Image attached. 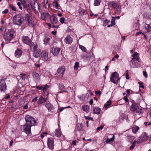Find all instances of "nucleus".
<instances>
[{
	"label": "nucleus",
	"instance_id": "nucleus-19",
	"mask_svg": "<svg viewBox=\"0 0 151 151\" xmlns=\"http://www.w3.org/2000/svg\"><path fill=\"white\" fill-rule=\"evenodd\" d=\"M50 14L47 12H43L41 14V19L44 20H45L50 17Z\"/></svg>",
	"mask_w": 151,
	"mask_h": 151
},
{
	"label": "nucleus",
	"instance_id": "nucleus-21",
	"mask_svg": "<svg viewBox=\"0 0 151 151\" xmlns=\"http://www.w3.org/2000/svg\"><path fill=\"white\" fill-rule=\"evenodd\" d=\"M32 43L30 47L33 52L39 50L38 49L37 45L36 42H33Z\"/></svg>",
	"mask_w": 151,
	"mask_h": 151
},
{
	"label": "nucleus",
	"instance_id": "nucleus-44",
	"mask_svg": "<svg viewBox=\"0 0 151 151\" xmlns=\"http://www.w3.org/2000/svg\"><path fill=\"white\" fill-rule=\"evenodd\" d=\"M79 47L82 51L85 52H86V49L84 46L80 45H79Z\"/></svg>",
	"mask_w": 151,
	"mask_h": 151
},
{
	"label": "nucleus",
	"instance_id": "nucleus-16",
	"mask_svg": "<svg viewBox=\"0 0 151 151\" xmlns=\"http://www.w3.org/2000/svg\"><path fill=\"white\" fill-rule=\"evenodd\" d=\"M130 66L132 68H136L138 66L137 61L132 59L130 62Z\"/></svg>",
	"mask_w": 151,
	"mask_h": 151
},
{
	"label": "nucleus",
	"instance_id": "nucleus-30",
	"mask_svg": "<svg viewBox=\"0 0 151 151\" xmlns=\"http://www.w3.org/2000/svg\"><path fill=\"white\" fill-rule=\"evenodd\" d=\"M132 129L133 133L135 134L139 129V127L137 126L134 125L132 127Z\"/></svg>",
	"mask_w": 151,
	"mask_h": 151
},
{
	"label": "nucleus",
	"instance_id": "nucleus-48",
	"mask_svg": "<svg viewBox=\"0 0 151 151\" xmlns=\"http://www.w3.org/2000/svg\"><path fill=\"white\" fill-rule=\"evenodd\" d=\"M20 76H19L18 77L22 79V80H24L25 79V77L24 76H21L22 75L23 76H24L25 74H20Z\"/></svg>",
	"mask_w": 151,
	"mask_h": 151
},
{
	"label": "nucleus",
	"instance_id": "nucleus-42",
	"mask_svg": "<svg viewBox=\"0 0 151 151\" xmlns=\"http://www.w3.org/2000/svg\"><path fill=\"white\" fill-rule=\"evenodd\" d=\"M83 127V126H82V124H79L78 125L77 129L78 131H81L82 130Z\"/></svg>",
	"mask_w": 151,
	"mask_h": 151
},
{
	"label": "nucleus",
	"instance_id": "nucleus-22",
	"mask_svg": "<svg viewBox=\"0 0 151 151\" xmlns=\"http://www.w3.org/2000/svg\"><path fill=\"white\" fill-rule=\"evenodd\" d=\"M32 9L35 11L39 9V5L37 1H34L33 3L32 4Z\"/></svg>",
	"mask_w": 151,
	"mask_h": 151
},
{
	"label": "nucleus",
	"instance_id": "nucleus-53",
	"mask_svg": "<svg viewBox=\"0 0 151 151\" xmlns=\"http://www.w3.org/2000/svg\"><path fill=\"white\" fill-rule=\"evenodd\" d=\"M143 75L145 78H147V72L145 71H143Z\"/></svg>",
	"mask_w": 151,
	"mask_h": 151
},
{
	"label": "nucleus",
	"instance_id": "nucleus-54",
	"mask_svg": "<svg viewBox=\"0 0 151 151\" xmlns=\"http://www.w3.org/2000/svg\"><path fill=\"white\" fill-rule=\"evenodd\" d=\"M8 12V9H6L4 11H3L2 12L3 14H6Z\"/></svg>",
	"mask_w": 151,
	"mask_h": 151
},
{
	"label": "nucleus",
	"instance_id": "nucleus-28",
	"mask_svg": "<svg viewBox=\"0 0 151 151\" xmlns=\"http://www.w3.org/2000/svg\"><path fill=\"white\" fill-rule=\"evenodd\" d=\"M78 12L80 16H82L84 14H86V12L85 10L83 9L82 8H80L78 10Z\"/></svg>",
	"mask_w": 151,
	"mask_h": 151
},
{
	"label": "nucleus",
	"instance_id": "nucleus-37",
	"mask_svg": "<svg viewBox=\"0 0 151 151\" xmlns=\"http://www.w3.org/2000/svg\"><path fill=\"white\" fill-rule=\"evenodd\" d=\"M111 104V101L109 100L107 101L106 103L104 104V107L105 108H107L108 107L110 106Z\"/></svg>",
	"mask_w": 151,
	"mask_h": 151
},
{
	"label": "nucleus",
	"instance_id": "nucleus-6",
	"mask_svg": "<svg viewBox=\"0 0 151 151\" xmlns=\"http://www.w3.org/2000/svg\"><path fill=\"white\" fill-rule=\"evenodd\" d=\"M23 19L27 21L28 25L30 27L33 26L34 21L29 14H26L25 17H23Z\"/></svg>",
	"mask_w": 151,
	"mask_h": 151
},
{
	"label": "nucleus",
	"instance_id": "nucleus-17",
	"mask_svg": "<svg viewBox=\"0 0 151 151\" xmlns=\"http://www.w3.org/2000/svg\"><path fill=\"white\" fill-rule=\"evenodd\" d=\"M47 100V98H44L42 96H41L39 98L38 101V104L39 105L45 103Z\"/></svg>",
	"mask_w": 151,
	"mask_h": 151
},
{
	"label": "nucleus",
	"instance_id": "nucleus-36",
	"mask_svg": "<svg viewBox=\"0 0 151 151\" xmlns=\"http://www.w3.org/2000/svg\"><path fill=\"white\" fill-rule=\"evenodd\" d=\"M82 109L84 111L88 113L89 111V107L88 106H84L82 107Z\"/></svg>",
	"mask_w": 151,
	"mask_h": 151
},
{
	"label": "nucleus",
	"instance_id": "nucleus-14",
	"mask_svg": "<svg viewBox=\"0 0 151 151\" xmlns=\"http://www.w3.org/2000/svg\"><path fill=\"white\" fill-rule=\"evenodd\" d=\"M73 42L72 38L69 35L67 36L64 40V42L66 45H70Z\"/></svg>",
	"mask_w": 151,
	"mask_h": 151
},
{
	"label": "nucleus",
	"instance_id": "nucleus-1",
	"mask_svg": "<svg viewBox=\"0 0 151 151\" xmlns=\"http://www.w3.org/2000/svg\"><path fill=\"white\" fill-rule=\"evenodd\" d=\"M14 31L13 29H6L4 33V38L6 41H10L14 37Z\"/></svg>",
	"mask_w": 151,
	"mask_h": 151
},
{
	"label": "nucleus",
	"instance_id": "nucleus-2",
	"mask_svg": "<svg viewBox=\"0 0 151 151\" xmlns=\"http://www.w3.org/2000/svg\"><path fill=\"white\" fill-rule=\"evenodd\" d=\"M13 23L15 24L21 25L23 21V17L21 14L15 15L13 19Z\"/></svg>",
	"mask_w": 151,
	"mask_h": 151
},
{
	"label": "nucleus",
	"instance_id": "nucleus-45",
	"mask_svg": "<svg viewBox=\"0 0 151 151\" xmlns=\"http://www.w3.org/2000/svg\"><path fill=\"white\" fill-rule=\"evenodd\" d=\"M49 88V86L47 84L43 86L42 90L44 91H46Z\"/></svg>",
	"mask_w": 151,
	"mask_h": 151
},
{
	"label": "nucleus",
	"instance_id": "nucleus-62",
	"mask_svg": "<svg viewBox=\"0 0 151 151\" xmlns=\"http://www.w3.org/2000/svg\"><path fill=\"white\" fill-rule=\"evenodd\" d=\"M20 1L24 4L26 3V2L24 0H20Z\"/></svg>",
	"mask_w": 151,
	"mask_h": 151
},
{
	"label": "nucleus",
	"instance_id": "nucleus-24",
	"mask_svg": "<svg viewBox=\"0 0 151 151\" xmlns=\"http://www.w3.org/2000/svg\"><path fill=\"white\" fill-rule=\"evenodd\" d=\"M41 54V51L39 49L36 51L33 52V55L36 58L39 57L40 55Z\"/></svg>",
	"mask_w": 151,
	"mask_h": 151
},
{
	"label": "nucleus",
	"instance_id": "nucleus-63",
	"mask_svg": "<svg viewBox=\"0 0 151 151\" xmlns=\"http://www.w3.org/2000/svg\"><path fill=\"white\" fill-rule=\"evenodd\" d=\"M76 140H74V141H73L72 142V144H73V145H76Z\"/></svg>",
	"mask_w": 151,
	"mask_h": 151
},
{
	"label": "nucleus",
	"instance_id": "nucleus-56",
	"mask_svg": "<svg viewBox=\"0 0 151 151\" xmlns=\"http://www.w3.org/2000/svg\"><path fill=\"white\" fill-rule=\"evenodd\" d=\"M103 127H104L103 126H101L100 127L97 128L96 129V130H99L101 129H103Z\"/></svg>",
	"mask_w": 151,
	"mask_h": 151
},
{
	"label": "nucleus",
	"instance_id": "nucleus-51",
	"mask_svg": "<svg viewBox=\"0 0 151 151\" xmlns=\"http://www.w3.org/2000/svg\"><path fill=\"white\" fill-rule=\"evenodd\" d=\"M95 93L96 95H100L101 94V92L99 91H95Z\"/></svg>",
	"mask_w": 151,
	"mask_h": 151
},
{
	"label": "nucleus",
	"instance_id": "nucleus-9",
	"mask_svg": "<svg viewBox=\"0 0 151 151\" xmlns=\"http://www.w3.org/2000/svg\"><path fill=\"white\" fill-rule=\"evenodd\" d=\"M48 53L46 51H42L41 54L40 60L45 61L48 60Z\"/></svg>",
	"mask_w": 151,
	"mask_h": 151
},
{
	"label": "nucleus",
	"instance_id": "nucleus-12",
	"mask_svg": "<svg viewBox=\"0 0 151 151\" xmlns=\"http://www.w3.org/2000/svg\"><path fill=\"white\" fill-rule=\"evenodd\" d=\"M6 87L5 81L3 79L0 80V90L4 91L6 90Z\"/></svg>",
	"mask_w": 151,
	"mask_h": 151
},
{
	"label": "nucleus",
	"instance_id": "nucleus-11",
	"mask_svg": "<svg viewBox=\"0 0 151 151\" xmlns=\"http://www.w3.org/2000/svg\"><path fill=\"white\" fill-rule=\"evenodd\" d=\"M50 22L52 24H56L58 22L57 16L55 14H52L50 16Z\"/></svg>",
	"mask_w": 151,
	"mask_h": 151
},
{
	"label": "nucleus",
	"instance_id": "nucleus-10",
	"mask_svg": "<svg viewBox=\"0 0 151 151\" xmlns=\"http://www.w3.org/2000/svg\"><path fill=\"white\" fill-rule=\"evenodd\" d=\"M60 48L53 47L52 49V52L55 56H58L60 54Z\"/></svg>",
	"mask_w": 151,
	"mask_h": 151
},
{
	"label": "nucleus",
	"instance_id": "nucleus-4",
	"mask_svg": "<svg viewBox=\"0 0 151 151\" xmlns=\"http://www.w3.org/2000/svg\"><path fill=\"white\" fill-rule=\"evenodd\" d=\"M65 70V67L64 66L60 67L57 70V72L55 74V76L59 78L63 77Z\"/></svg>",
	"mask_w": 151,
	"mask_h": 151
},
{
	"label": "nucleus",
	"instance_id": "nucleus-5",
	"mask_svg": "<svg viewBox=\"0 0 151 151\" xmlns=\"http://www.w3.org/2000/svg\"><path fill=\"white\" fill-rule=\"evenodd\" d=\"M31 126L28 124H25L24 125L21 126L22 130L25 132L28 135H30L31 134Z\"/></svg>",
	"mask_w": 151,
	"mask_h": 151
},
{
	"label": "nucleus",
	"instance_id": "nucleus-39",
	"mask_svg": "<svg viewBox=\"0 0 151 151\" xmlns=\"http://www.w3.org/2000/svg\"><path fill=\"white\" fill-rule=\"evenodd\" d=\"M101 2V0H95L94 1V5L95 6H98L100 5Z\"/></svg>",
	"mask_w": 151,
	"mask_h": 151
},
{
	"label": "nucleus",
	"instance_id": "nucleus-33",
	"mask_svg": "<svg viewBox=\"0 0 151 151\" xmlns=\"http://www.w3.org/2000/svg\"><path fill=\"white\" fill-rule=\"evenodd\" d=\"M141 136L144 141L147 140L148 137V136L147 135L145 132L143 133Z\"/></svg>",
	"mask_w": 151,
	"mask_h": 151
},
{
	"label": "nucleus",
	"instance_id": "nucleus-38",
	"mask_svg": "<svg viewBox=\"0 0 151 151\" xmlns=\"http://www.w3.org/2000/svg\"><path fill=\"white\" fill-rule=\"evenodd\" d=\"M114 139V136L113 135V137L111 139L107 138L106 140V143L111 142H113Z\"/></svg>",
	"mask_w": 151,
	"mask_h": 151
},
{
	"label": "nucleus",
	"instance_id": "nucleus-55",
	"mask_svg": "<svg viewBox=\"0 0 151 151\" xmlns=\"http://www.w3.org/2000/svg\"><path fill=\"white\" fill-rule=\"evenodd\" d=\"M124 99L126 102H127L129 101V100L126 96L124 97Z\"/></svg>",
	"mask_w": 151,
	"mask_h": 151
},
{
	"label": "nucleus",
	"instance_id": "nucleus-46",
	"mask_svg": "<svg viewBox=\"0 0 151 151\" xmlns=\"http://www.w3.org/2000/svg\"><path fill=\"white\" fill-rule=\"evenodd\" d=\"M111 6L113 7L116 9H117L119 7V6L117 4L114 2L112 3Z\"/></svg>",
	"mask_w": 151,
	"mask_h": 151
},
{
	"label": "nucleus",
	"instance_id": "nucleus-59",
	"mask_svg": "<svg viewBox=\"0 0 151 151\" xmlns=\"http://www.w3.org/2000/svg\"><path fill=\"white\" fill-rule=\"evenodd\" d=\"M108 68L109 66L108 65H107L105 66V72H106V70L108 69Z\"/></svg>",
	"mask_w": 151,
	"mask_h": 151
},
{
	"label": "nucleus",
	"instance_id": "nucleus-57",
	"mask_svg": "<svg viewBox=\"0 0 151 151\" xmlns=\"http://www.w3.org/2000/svg\"><path fill=\"white\" fill-rule=\"evenodd\" d=\"M38 97L37 96L35 97L32 100V102H33L35 101H36L37 100Z\"/></svg>",
	"mask_w": 151,
	"mask_h": 151
},
{
	"label": "nucleus",
	"instance_id": "nucleus-50",
	"mask_svg": "<svg viewBox=\"0 0 151 151\" xmlns=\"http://www.w3.org/2000/svg\"><path fill=\"white\" fill-rule=\"evenodd\" d=\"M65 19L64 17L61 18L60 19V22L62 24H63L64 23V22H65Z\"/></svg>",
	"mask_w": 151,
	"mask_h": 151
},
{
	"label": "nucleus",
	"instance_id": "nucleus-61",
	"mask_svg": "<svg viewBox=\"0 0 151 151\" xmlns=\"http://www.w3.org/2000/svg\"><path fill=\"white\" fill-rule=\"evenodd\" d=\"M93 103V100L92 99H91L90 101H89V103L92 105Z\"/></svg>",
	"mask_w": 151,
	"mask_h": 151
},
{
	"label": "nucleus",
	"instance_id": "nucleus-26",
	"mask_svg": "<svg viewBox=\"0 0 151 151\" xmlns=\"http://www.w3.org/2000/svg\"><path fill=\"white\" fill-rule=\"evenodd\" d=\"M61 132L59 128L56 129L55 132V135L58 137H59L61 134Z\"/></svg>",
	"mask_w": 151,
	"mask_h": 151
},
{
	"label": "nucleus",
	"instance_id": "nucleus-18",
	"mask_svg": "<svg viewBox=\"0 0 151 151\" xmlns=\"http://www.w3.org/2000/svg\"><path fill=\"white\" fill-rule=\"evenodd\" d=\"M45 106L49 112H54V107L51 104L47 103L45 105Z\"/></svg>",
	"mask_w": 151,
	"mask_h": 151
},
{
	"label": "nucleus",
	"instance_id": "nucleus-43",
	"mask_svg": "<svg viewBox=\"0 0 151 151\" xmlns=\"http://www.w3.org/2000/svg\"><path fill=\"white\" fill-rule=\"evenodd\" d=\"M79 67V63L78 62H76L74 66V69L75 70H76L78 69Z\"/></svg>",
	"mask_w": 151,
	"mask_h": 151
},
{
	"label": "nucleus",
	"instance_id": "nucleus-58",
	"mask_svg": "<svg viewBox=\"0 0 151 151\" xmlns=\"http://www.w3.org/2000/svg\"><path fill=\"white\" fill-rule=\"evenodd\" d=\"M43 86H40L39 87L38 86H36V88L38 90H41L42 89Z\"/></svg>",
	"mask_w": 151,
	"mask_h": 151
},
{
	"label": "nucleus",
	"instance_id": "nucleus-35",
	"mask_svg": "<svg viewBox=\"0 0 151 151\" xmlns=\"http://www.w3.org/2000/svg\"><path fill=\"white\" fill-rule=\"evenodd\" d=\"M115 19L114 18L112 17L111 21V23L110 25H108L107 26L108 27H109L110 26H112L115 24Z\"/></svg>",
	"mask_w": 151,
	"mask_h": 151
},
{
	"label": "nucleus",
	"instance_id": "nucleus-64",
	"mask_svg": "<svg viewBox=\"0 0 151 151\" xmlns=\"http://www.w3.org/2000/svg\"><path fill=\"white\" fill-rule=\"evenodd\" d=\"M10 97V95L9 94H8L5 97L6 99H8Z\"/></svg>",
	"mask_w": 151,
	"mask_h": 151
},
{
	"label": "nucleus",
	"instance_id": "nucleus-27",
	"mask_svg": "<svg viewBox=\"0 0 151 151\" xmlns=\"http://www.w3.org/2000/svg\"><path fill=\"white\" fill-rule=\"evenodd\" d=\"M139 54L137 53H134L132 56V59H133V60H135L136 61H139Z\"/></svg>",
	"mask_w": 151,
	"mask_h": 151
},
{
	"label": "nucleus",
	"instance_id": "nucleus-47",
	"mask_svg": "<svg viewBox=\"0 0 151 151\" xmlns=\"http://www.w3.org/2000/svg\"><path fill=\"white\" fill-rule=\"evenodd\" d=\"M9 6H10V8L12 9L15 12L16 11V9L15 8L12 4H10V5Z\"/></svg>",
	"mask_w": 151,
	"mask_h": 151
},
{
	"label": "nucleus",
	"instance_id": "nucleus-29",
	"mask_svg": "<svg viewBox=\"0 0 151 151\" xmlns=\"http://www.w3.org/2000/svg\"><path fill=\"white\" fill-rule=\"evenodd\" d=\"M52 5L53 6L55 7V8L58 9H60L61 8V7L58 4V2L56 1L53 2Z\"/></svg>",
	"mask_w": 151,
	"mask_h": 151
},
{
	"label": "nucleus",
	"instance_id": "nucleus-60",
	"mask_svg": "<svg viewBox=\"0 0 151 151\" xmlns=\"http://www.w3.org/2000/svg\"><path fill=\"white\" fill-rule=\"evenodd\" d=\"M126 78L127 79H129V75L127 73H126Z\"/></svg>",
	"mask_w": 151,
	"mask_h": 151
},
{
	"label": "nucleus",
	"instance_id": "nucleus-41",
	"mask_svg": "<svg viewBox=\"0 0 151 151\" xmlns=\"http://www.w3.org/2000/svg\"><path fill=\"white\" fill-rule=\"evenodd\" d=\"M144 141L142 137L140 136L139 137L138 139L136 141V142L137 143L139 144L142 143Z\"/></svg>",
	"mask_w": 151,
	"mask_h": 151
},
{
	"label": "nucleus",
	"instance_id": "nucleus-31",
	"mask_svg": "<svg viewBox=\"0 0 151 151\" xmlns=\"http://www.w3.org/2000/svg\"><path fill=\"white\" fill-rule=\"evenodd\" d=\"M32 76L35 79H38L40 78V75L36 72H34L32 73Z\"/></svg>",
	"mask_w": 151,
	"mask_h": 151
},
{
	"label": "nucleus",
	"instance_id": "nucleus-32",
	"mask_svg": "<svg viewBox=\"0 0 151 151\" xmlns=\"http://www.w3.org/2000/svg\"><path fill=\"white\" fill-rule=\"evenodd\" d=\"M103 25L104 26H105L107 25L110 22V20L105 19H104L103 20Z\"/></svg>",
	"mask_w": 151,
	"mask_h": 151
},
{
	"label": "nucleus",
	"instance_id": "nucleus-23",
	"mask_svg": "<svg viewBox=\"0 0 151 151\" xmlns=\"http://www.w3.org/2000/svg\"><path fill=\"white\" fill-rule=\"evenodd\" d=\"M22 50L18 49L15 52V56L17 58H19L22 55Z\"/></svg>",
	"mask_w": 151,
	"mask_h": 151
},
{
	"label": "nucleus",
	"instance_id": "nucleus-52",
	"mask_svg": "<svg viewBox=\"0 0 151 151\" xmlns=\"http://www.w3.org/2000/svg\"><path fill=\"white\" fill-rule=\"evenodd\" d=\"M17 5L19 6V9H20L22 10V6H21V3L19 2H18L17 3Z\"/></svg>",
	"mask_w": 151,
	"mask_h": 151
},
{
	"label": "nucleus",
	"instance_id": "nucleus-13",
	"mask_svg": "<svg viewBox=\"0 0 151 151\" xmlns=\"http://www.w3.org/2000/svg\"><path fill=\"white\" fill-rule=\"evenodd\" d=\"M47 145L50 149L52 150L54 148V141L52 138H48Z\"/></svg>",
	"mask_w": 151,
	"mask_h": 151
},
{
	"label": "nucleus",
	"instance_id": "nucleus-34",
	"mask_svg": "<svg viewBox=\"0 0 151 151\" xmlns=\"http://www.w3.org/2000/svg\"><path fill=\"white\" fill-rule=\"evenodd\" d=\"M50 38L45 37L44 39V43L45 44H49Z\"/></svg>",
	"mask_w": 151,
	"mask_h": 151
},
{
	"label": "nucleus",
	"instance_id": "nucleus-40",
	"mask_svg": "<svg viewBox=\"0 0 151 151\" xmlns=\"http://www.w3.org/2000/svg\"><path fill=\"white\" fill-rule=\"evenodd\" d=\"M137 143L136 141L134 140L133 142L132 143L131 145L129 147V149L130 150H132L134 149V147L135 146V144Z\"/></svg>",
	"mask_w": 151,
	"mask_h": 151
},
{
	"label": "nucleus",
	"instance_id": "nucleus-8",
	"mask_svg": "<svg viewBox=\"0 0 151 151\" xmlns=\"http://www.w3.org/2000/svg\"><path fill=\"white\" fill-rule=\"evenodd\" d=\"M119 79V75L116 72L112 73L110 78L111 81L114 83H117Z\"/></svg>",
	"mask_w": 151,
	"mask_h": 151
},
{
	"label": "nucleus",
	"instance_id": "nucleus-20",
	"mask_svg": "<svg viewBox=\"0 0 151 151\" xmlns=\"http://www.w3.org/2000/svg\"><path fill=\"white\" fill-rule=\"evenodd\" d=\"M145 31L146 32H151V23L145 24Z\"/></svg>",
	"mask_w": 151,
	"mask_h": 151
},
{
	"label": "nucleus",
	"instance_id": "nucleus-15",
	"mask_svg": "<svg viewBox=\"0 0 151 151\" xmlns=\"http://www.w3.org/2000/svg\"><path fill=\"white\" fill-rule=\"evenodd\" d=\"M23 42L27 45H29L31 43V41L27 36L23 37L22 38Z\"/></svg>",
	"mask_w": 151,
	"mask_h": 151
},
{
	"label": "nucleus",
	"instance_id": "nucleus-49",
	"mask_svg": "<svg viewBox=\"0 0 151 151\" xmlns=\"http://www.w3.org/2000/svg\"><path fill=\"white\" fill-rule=\"evenodd\" d=\"M59 87L60 89H63L64 88V85L62 83H60L59 85Z\"/></svg>",
	"mask_w": 151,
	"mask_h": 151
},
{
	"label": "nucleus",
	"instance_id": "nucleus-25",
	"mask_svg": "<svg viewBox=\"0 0 151 151\" xmlns=\"http://www.w3.org/2000/svg\"><path fill=\"white\" fill-rule=\"evenodd\" d=\"M93 113L95 114H100L101 109L98 107H94L93 108Z\"/></svg>",
	"mask_w": 151,
	"mask_h": 151
},
{
	"label": "nucleus",
	"instance_id": "nucleus-3",
	"mask_svg": "<svg viewBox=\"0 0 151 151\" xmlns=\"http://www.w3.org/2000/svg\"><path fill=\"white\" fill-rule=\"evenodd\" d=\"M25 120L27 124H28L31 126H35L36 124V122L35 119L29 115L25 116Z\"/></svg>",
	"mask_w": 151,
	"mask_h": 151
},
{
	"label": "nucleus",
	"instance_id": "nucleus-7",
	"mask_svg": "<svg viewBox=\"0 0 151 151\" xmlns=\"http://www.w3.org/2000/svg\"><path fill=\"white\" fill-rule=\"evenodd\" d=\"M131 110L134 112L137 113L139 114L141 113L142 111L138 105L136 103H132L131 106Z\"/></svg>",
	"mask_w": 151,
	"mask_h": 151
}]
</instances>
